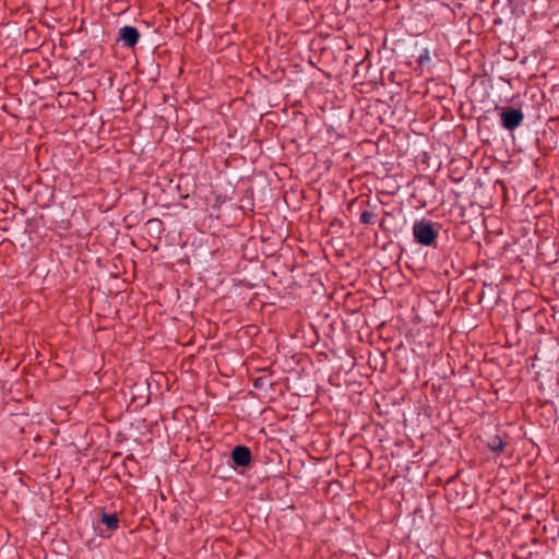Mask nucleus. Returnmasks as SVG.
Returning <instances> with one entry per match:
<instances>
[{
	"mask_svg": "<svg viewBox=\"0 0 559 559\" xmlns=\"http://www.w3.org/2000/svg\"><path fill=\"white\" fill-rule=\"evenodd\" d=\"M384 222H385V221H384V218H382V219H381V222L379 223V226H380L381 228L383 227Z\"/></svg>",
	"mask_w": 559,
	"mask_h": 559,
	"instance_id": "nucleus-10",
	"label": "nucleus"
},
{
	"mask_svg": "<svg viewBox=\"0 0 559 559\" xmlns=\"http://www.w3.org/2000/svg\"><path fill=\"white\" fill-rule=\"evenodd\" d=\"M274 385V381L271 374H263L253 380V386L255 389H266L272 388Z\"/></svg>",
	"mask_w": 559,
	"mask_h": 559,
	"instance_id": "nucleus-7",
	"label": "nucleus"
},
{
	"mask_svg": "<svg viewBox=\"0 0 559 559\" xmlns=\"http://www.w3.org/2000/svg\"><path fill=\"white\" fill-rule=\"evenodd\" d=\"M501 127L508 131H514L524 121V114L521 108L506 106L500 108Z\"/></svg>",
	"mask_w": 559,
	"mask_h": 559,
	"instance_id": "nucleus-2",
	"label": "nucleus"
},
{
	"mask_svg": "<svg viewBox=\"0 0 559 559\" xmlns=\"http://www.w3.org/2000/svg\"><path fill=\"white\" fill-rule=\"evenodd\" d=\"M487 447L491 452L499 454L504 451L506 443L500 436L495 435L488 438Z\"/></svg>",
	"mask_w": 559,
	"mask_h": 559,
	"instance_id": "nucleus-5",
	"label": "nucleus"
},
{
	"mask_svg": "<svg viewBox=\"0 0 559 559\" xmlns=\"http://www.w3.org/2000/svg\"><path fill=\"white\" fill-rule=\"evenodd\" d=\"M100 522L106 525L110 531H115L119 527V519L116 513H102Z\"/></svg>",
	"mask_w": 559,
	"mask_h": 559,
	"instance_id": "nucleus-6",
	"label": "nucleus"
},
{
	"mask_svg": "<svg viewBox=\"0 0 559 559\" xmlns=\"http://www.w3.org/2000/svg\"><path fill=\"white\" fill-rule=\"evenodd\" d=\"M430 61L429 50L424 48L419 56L417 57V63L419 67H424L426 63Z\"/></svg>",
	"mask_w": 559,
	"mask_h": 559,
	"instance_id": "nucleus-9",
	"label": "nucleus"
},
{
	"mask_svg": "<svg viewBox=\"0 0 559 559\" xmlns=\"http://www.w3.org/2000/svg\"><path fill=\"white\" fill-rule=\"evenodd\" d=\"M374 213L372 211H362L359 217V222L365 225L374 223Z\"/></svg>",
	"mask_w": 559,
	"mask_h": 559,
	"instance_id": "nucleus-8",
	"label": "nucleus"
},
{
	"mask_svg": "<svg viewBox=\"0 0 559 559\" xmlns=\"http://www.w3.org/2000/svg\"><path fill=\"white\" fill-rule=\"evenodd\" d=\"M140 39V32L136 27L126 25L119 29L118 40L122 41L123 47L133 48Z\"/></svg>",
	"mask_w": 559,
	"mask_h": 559,
	"instance_id": "nucleus-4",
	"label": "nucleus"
},
{
	"mask_svg": "<svg viewBox=\"0 0 559 559\" xmlns=\"http://www.w3.org/2000/svg\"><path fill=\"white\" fill-rule=\"evenodd\" d=\"M437 224L421 218L416 221L413 225V236L416 243L424 247H437V239L439 230L436 228Z\"/></svg>",
	"mask_w": 559,
	"mask_h": 559,
	"instance_id": "nucleus-1",
	"label": "nucleus"
},
{
	"mask_svg": "<svg viewBox=\"0 0 559 559\" xmlns=\"http://www.w3.org/2000/svg\"><path fill=\"white\" fill-rule=\"evenodd\" d=\"M230 460L235 471L238 468H248L252 463L251 450L247 445H236L230 452Z\"/></svg>",
	"mask_w": 559,
	"mask_h": 559,
	"instance_id": "nucleus-3",
	"label": "nucleus"
}]
</instances>
